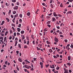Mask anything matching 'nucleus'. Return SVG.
I'll return each mask as SVG.
<instances>
[{
	"label": "nucleus",
	"mask_w": 73,
	"mask_h": 73,
	"mask_svg": "<svg viewBox=\"0 0 73 73\" xmlns=\"http://www.w3.org/2000/svg\"><path fill=\"white\" fill-rule=\"evenodd\" d=\"M50 7L54 9L56 8V6H55V5L54 4H53L52 5V4H51L50 5Z\"/></svg>",
	"instance_id": "1"
},
{
	"label": "nucleus",
	"mask_w": 73,
	"mask_h": 73,
	"mask_svg": "<svg viewBox=\"0 0 73 73\" xmlns=\"http://www.w3.org/2000/svg\"><path fill=\"white\" fill-rule=\"evenodd\" d=\"M63 69L64 71H65L64 72V73H69L68 72V70L66 69L65 68H64Z\"/></svg>",
	"instance_id": "2"
},
{
	"label": "nucleus",
	"mask_w": 73,
	"mask_h": 73,
	"mask_svg": "<svg viewBox=\"0 0 73 73\" xmlns=\"http://www.w3.org/2000/svg\"><path fill=\"white\" fill-rule=\"evenodd\" d=\"M54 40L55 42H58V39L56 37H55L54 38Z\"/></svg>",
	"instance_id": "3"
},
{
	"label": "nucleus",
	"mask_w": 73,
	"mask_h": 73,
	"mask_svg": "<svg viewBox=\"0 0 73 73\" xmlns=\"http://www.w3.org/2000/svg\"><path fill=\"white\" fill-rule=\"evenodd\" d=\"M24 66L25 68H27V69H29V67H30V66L26 65H25Z\"/></svg>",
	"instance_id": "4"
},
{
	"label": "nucleus",
	"mask_w": 73,
	"mask_h": 73,
	"mask_svg": "<svg viewBox=\"0 0 73 73\" xmlns=\"http://www.w3.org/2000/svg\"><path fill=\"white\" fill-rule=\"evenodd\" d=\"M18 6H16L13 8V9L15 10H17L18 9Z\"/></svg>",
	"instance_id": "5"
},
{
	"label": "nucleus",
	"mask_w": 73,
	"mask_h": 73,
	"mask_svg": "<svg viewBox=\"0 0 73 73\" xmlns=\"http://www.w3.org/2000/svg\"><path fill=\"white\" fill-rule=\"evenodd\" d=\"M56 21V18L54 17H53L52 18V21L54 22V21Z\"/></svg>",
	"instance_id": "6"
},
{
	"label": "nucleus",
	"mask_w": 73,
	"mask_h": 73,
	"mask_svg": "<svg viewBox=\"0 0 73 73\" xmlns=\"http://www.w3.org/2000/svg\"><path fill=\"white\" fill-rule=\"evenodd\" d=\"M53 15L54 16V17H56L57 16H58V15H57V14H56V12H55L53 13Z\"/></svg>",
	"instance_id": "7"
},
{
	"label": "nucleus",
	"mask_w": 73,
	"mask_h": 73,
	"mask_svg": "<svg viewBox=\"0 0 73 73\" xmlns=\"http://www.w3.org/2000/svg\"><path fill=\"white\" fill-rule=\"evenodd\" d=\"M50 67L52 69H54V66L53 65H50Z\"/></svg>",
	"instance_id": "8"
},
{
	"label": "nucleus",
	"mask_w": 73,
	"mask_h": 73,
	"mask_svg": "<svg viewBox=\"0 0 73 73\" xmlns=\"http://www.w3.org/2000/svg\"><path fill=\"white\" fill-rule=\"evenodd\" d=\"M18 61H19V62H23V60H22V59L21 58H18Z\"/></svg>",
	"instance_id": "9"
},
{
	"label": "nucleus",
	"mask_w": 73,
	"mask_h": 73,
	"mask_svg": "<svg viewBox=\"0 0 73 73\" xmlns=\"http://www.w3.org/2000/svg\"><path fill=\"white\" fill-rule=\"evenodd\" d=\"M46 31H48V29L46 28L44 30V33H46L45 32H46Z\"/></svg>",
	"instance_id": "10"
},
{
	"label": "nucleus",
	"mask_w": 73,
	"mask_h": 73,
	"mask_svg": "<svg viewBox=\"0 0 73 73\" xmlns=\"http://www.w3.org/2000/svg\"><path fill=\"white\" fill-rule=\"evenodd\" d=\"M19 17L20 18H22L23 17V14H21L19 15Z\"/></svg>",
	"instance_id": "11"
},
{
	"label": "nucleus",
	"mask_w": 73,
	"mask_h": 73,
	"mask_svg": "<svg viewBox=\"0 0 73 73\" xmlns=\"http://www.w3.org/2000/svg\"><path fill=\"white\" fill-rule=\"evenodd\" d=\"M6 20H7V21L8 23H9V21H10V20H9V19L8 18H6Z\"/></svg>",
	"instance_id": "12"
},
{
	"label": "nucleus",
	"mask_w": 73,
	"mask_h": 73,
	"mask_svg": "<svg viewBox=\"0 0 73 73\" xmlns=\"http://www.w3.org/2000/svg\"><path fill=\"white\" fill-rule=\"evenodd\" d=\"M13 15H15V14L16 13V11H13Z\"/></svg>",
	"instance_id": "13"
},
{
	"label": "nucleus",
	"mask_w": 73,
	"mask_h": 73,
	"mask_svg": "<svg viewBox=\"0 0 73 73\" xmlns=\"http://www.w3.org/2000/svg\"><path fill=\"white\" fill-rule=\"evenodd\" d=\"M18 14L17 13L16 15H15L14 17V18L17 17L18 16Z\"/></svg>",
	"instance_id": "14"
},
{
	"label": "nucleus",
	"mask_w": 73,
	"mask_h": 73,
	"mask_svg": "<svg viewBox=\"0 0 73 73\" xmlns=\"http://www.w3.org/2000/svg\"><path fill=\"white\" fill-rule=\"evenodd\" d=\"M30 14L31 13H30V12H29L27 13V15L28 16H30Z\"/></svg>",
	"instance_id": "15"
},
{
	"label": "nucleus",
	"mask_w": 73,
	"mask_h": 73,
	"mask_svg": "<svg viewBox=\"0 0 73 73\" xmlns=\"http://www.w3.org/2000/svg\"><path fill=\"white\" fill-rule=\"evenodd\" d=\"M46 43L47 44H50V42L48 40L46 41Z\"/></svg>",
	"instance_id": "16"
},
{
	"label": "nucleus",
	"mask_w": 73,
	"mask_h": 73,
	"mask_svg": "<svg viewBox=\"0 0 73 73\" xmlns=\"http://www.w3.org/2000/svg\"><path fill=\"white\" fill-rule=\"evenodd\" d=\"M17 30L19 32H20L21 29L20 28H17Z\"/></svg>",
	"instance_id": "17"
},
{
	"label": "nucleus",
	"mask_w": 73,
	"mask_h": 73,
	"mask_svg": "<svg viewBox=\"0 0 73 73\" xmlns=\"http://www.w3.org/2000/svg\"><path fill=\"white\" fill-rule=\"evenodd\" d=\"M49 52H50V53H52L53 50H52V49L50 48L49 50Z\"/></svg>",
	"instance_id": "18"
},
{
	"label": "nucleus",
	"mask_w": 73,
	"mask_h": 73,
	"mask_svg": "<svg viewBox=\"0 0 73 73\" xmlns=\"http://www.w3.org/2000/svg\"><path fill=\"white\" fill-rule=\"evenodd\" d=\"M4 24V21H3L2 22V23L1 24V25H3Z\"/></svg>",
	"instance_id": "19"
},
{
	"label": "nucleus",
	"mask_w": 73,
	"mask_h": 73,
	"mask_svg": "<svg viewBox=\"0 0 73 73\" xmlns=\"http://www.w3.org/2000/svg\"><path fill=\"white\" fill-rule=\"evenodd\" d=\"M11 13V10H9L8 12V15H9V14H10Z\"/></svg>",
	"instance_id": "20"
},
{
	"label": "nucleus",
	"mask_w": 73,
	"mask_h": 73,
	"mask_svg": "<svg viewBox=\"0 0 73 73\" xmlns=\"http://www.w3.org/2000/svg\"><path fill=\"white\" fill-rule=\"evenodd\" d=\"M21 37L23 39H25V36H24V35L22 36Z\"/></svg>",
	"instance_id": "21"
},
{
	"label": "nucleus",
	"mask_w": 73,
	"mask_h": 73,
	"mask_svg": "<svg viewBox=\"0 0 73 73\" xmlns=\"http://www.w3.org/2000/svg\"><path fill=\"white\" fill-rule=\"evenodd\" d=\"M25 61L26 62H28V64H30V62H29V61H28V60H25Z\"/></svg>",
	"instance_id": "22"
},
{
	"label": "nucleus",
	"mask_w": 73,
	"mask_h": 73,
	"mask_svg": "<svg viewBox=\"0 0 73 73\" xmlns=\"http://www.w3.org/2000/svg\"><path fill=\"white\" fill-rule=\"evenodd\" d=\"M33 45H35L36 43H35V40H33Z\"/></svg>",
	"instance_id": "23"
},
{
	"label": "nucleus",
	"mask_w": 73,
	"mask_h": 73,
	"mask_svg": "<svg viewBox=\"0 0 73 73\" xmlns=\"http://www.w3.org/2000/svg\"><path fill=\"white\" fill-rule=\"evenodd\" d=\"M15 42H17V41H18V39H17V37H16L15 39Z\"/></svg>",
	"instance_id": "24"
},
{
	"label": "nucleus",
	"mask_w": 73,
	"mask_h": 73,
	"mask_svg": "<svg viewBox=\"0 0 73 73\" xmlns=\"http://www.w3.org/2000/svg\"><path fill=\"white\" fill-rule=\"evenodd\" d=\"M27 31H29V27L27 26Z\"/></svg>",
	"instance_id": "25"
},
{
	"label": "nucleus",
	"mask_w": 73,
	"mask_h": 73,
	"mask_svg": "<svg viewBox=\"0 0 73 73\" xmlns=\"http://www.w3.org/2000/svg\"><path fill=\"white\" fill-rule=\"evenodd\" d=\"M8 31H6L5 35V36H7V34H8Z\"/></svg>",
	"instance_id": "26"
},
{
	"label": "nucleus",
	"mask_w": 73,
	"mask_h": 73,
	"mask_svg": "<svg viewBox=\"0 0 73 73\" xmlns=\"http://www.w3.org/2000/svg\"><path fill=\"white\" fill-rule=\"evenodd\" d=\"M9 32H10V34H12V30L10 29L9 30Z\"/></svg>",
	"instance_id": "27"
},
{
	"label": "nucleus",
	"mask_w": 73,
	"mask_h": 73,
	"mask_svg": "<svg viewBox=\"0 0 73 73\" xmlns=\"http://www.w3.org/2000/svg\"><path fill=\"white\" fill-rule=\"evenodd\" d=\"M21 34H23L24 33V31H21Z\"/></svg>",
	"instance_id": "28"
},
{
	"label": "nucleus",
	"mask_w": 73,
	"mask_h": 73,
	"mask_svg": "<svg viewBox=\"0 0 73 73\" xmlns=\"http://www.w3.org/2000/svg\"><path fill=\"white\" fill-rule=\"evenodd\" d=\"M58 16H59V17H62V15L61 14H58Z\"/></svg>",
	"instance_id": "29"
},
{
	"label": "nucleus",
	"mask_w": 73,
	"mask_h": 73,
	"mask_svg": "<svg viewBox=\"0 0 73 73\" xmlns=\"http://www.w3.org/2000/svg\"><path fill=\"white\" fill-rule=\"evenodd\" d=\"M37 49L38 50H41V48H39L38 47H36Z\"/></svg>",
	"instance_id": "30"
},
{
	"label": "nucleus",
	"mask_w": 73,
	"mask_h": 73,
	"mask_svg": "<svg viewBox=\"0 0 73 73\" xmlns=\"http://www.w3.org/2000/svg\"><path fill=\"white\" fill-rule=\"evenodd\" d=\"M6 40H7V37L5 36L4 38V42H5V41H6Z\"/></svg>",
	"instance_id": "31"
},
{
	"label": "nucleus",
	"mask_w": 73,
	"mask_h": 73,
	"mask_svg": "<svg viewBox=\"0 0 73 73\" xmlns=\"http://www.w3.org/2000/svg\"><path fill=\"white\" fill-rule=\"evenodd\" d=\"M68 12L69 14H72V12L71 11H69Z\"/></svg>",
	"instance_id": "32"
},
{
	"label": "nucleus",
	"mask_w": 73,
	"mask_h": 73,
	"mask_svg": "<svg viewBox=\"0 0 73 73\" xmlns=\"http://www.w3.org/2000/svg\"><path fill=\"white\" fill-rule=\"evenodd\" d=\"M15 46H17V42H15Z\"/></svg>",
	"instance_id": "33"
},
{
	"label": "nucleus",
	"mask_w": 73,
	"mask_h": 73,
	"mask_svg": "<svg viewBox=\"0 0 73 73\" xmlns=\"http://www.w3.org/2000/svg\"><path fill=\"white\" fill-rule=\"evenodd\" d=\"M70 56H68V60H69V61L70 60Z\"/></svg>",
	"instance_id": "34"
},
{
	"label": "nucleus",
	"mask_w": 73,
	"mask_h": 73,
	"mask_svg": "<svg viewBox=\"0 0 73 73\" xmlns=\"http://www.w3.org/2000/svg\"><path fill=\"white\" fill-rule=\"evenodd\" d=\"M24 48H25V49H27L28 48L27 47V46L25 45L24 46Z\"/></svg>",
	"instance_id": "35"
},
{
	"label": "nucleus",
	"mask_w": 73,
	"mask_h": 73,
	"mask_svg": "<svg viewBox=\"0 0 73 73\" xmlns=\"http://www.w3.org/2000/svg\"><path fill=\"white\" fill-rule=\"evenodd\" d=\"M17 69L18 71H19V67L18 66H17Z\"/></svg>",
	"instance_id": "36"
},
{
	"label": "nucleus",
	"mask_w": 73,
	"mask_h": 73,
	"mask_svg": "<svg viewBox=\"0 0 73 73\" xmlns=\"http://www.w3.org/2000/svg\"><path fill=\"white\" fill-rule=\"evenodd\" d=\"M12 1L13 2V3H16V0H12Z\"/></svg>",
	"instance_id": "37"
},
{
	"label": "nucleus",
	"mask_w": 73,
	"mask_h": 73,
	"mask_svg": "<svg viewBox=\"0 0 73 73\" xmlns=\"http://www.w3.org/2000/svg\"><path fill=\"white\" fill-rule=\"evenodd\" d=\"M5 5L6 6H7V7H8L9 6V5L7 3H6Z\"/></svg>",
	"instance_id": "38"
},
{
	"label": "nucleus",
	"mask_w": 73,
	"mask_h": 73,
	"mask_svg": "<svg viewBox=\"0 0 73 73\" xmlns=\"http://www.w3.org/2000/svg\"><path fill=\"white\" fill-rule=\"evenodd\" d=\"M67 65H68V66H70V65H71V64L70 62H68L67 63Z\"/></svg>",
	"instance_id": "39"
},
{
	"label": "nucleus",
	"mask_w": 73,
	"mask_h": 73,
	"mask_svg": "<svg viewBox=\"0 0 73 73\" xmlns=\"http://www.w3.org/2000/svg\"><path fill=\"white\" fill-rule=\"evenodd\" d=\"M50 23V21H48L46 23V24H49Z\"/></svg>",
	"instance_id": "40"
},
{
	"label": "nucleus",
	"mask_w": 73,
	"mask_h": 73,
	"mask_svg": "<svg viewBox=\"0 0 73 73\" xmlns=\"http://www.w3.org/2000/svg\"><path fill=\"white\" fill-rule=\"evenodd\" d=\"M42 5H44V6H45L46 5V4L45 3H42Z\"/></svg>",
	"instance_id": "41"
},
{
	"label": "nucleus",
	"mask_w": 73,
	"mask_h": 73,
	"mask_svg": "<svg viewBox=\"0 0 73 73\" xmlns=\"http://www.w3.org/2000/svg\"><path fill=\"white\" fill-rule=\"evenodd\" d=\"M24 70H25V72H27L28 70H27V69L25 68L24 69Z\"/></svg>",
	"instance_id": "42"
},
{
	"label": "nucleus",
	"mask_w": 73,
	"mask_h": 73,
	"mask_svg": "<svg viewBox=\"0 0 73 73\" xmlns=\"http://www.w3.org/2000/svg\"><path fill=\"white\" fill-rule=\"evenodd\" d=\"M21 24H19V25L18 26V27L19 28H21Z\"/></svg>",
	"instance_id": "43"
},
{
	"label": "nucleus",
	"mask_w": 73,
	"mask_h": 73,
	"mask_svg": "<svg viewBox=\"0 0 73 73\" xmlns=\"http://www.w3.org/2000/svg\"><path fill=\"white\" fill-rule=\"evenodd\" d=\"M12 26H13V27H15V25L14 24H11Z\"/></svg>",
	"instance_id": "44"
},
{
	"label": "nucleus",
	"mask_w": 73,
	"mask_h": 73,
	"mask_svg": "<svg viewBox=\"0 0 73 73\" xmlns=\"http://www.w3.org/2000/svg\"><path fill=\"white\" fill-rule=\"evenodd\" d=\"M18 46L19 47V48H21V44H18Z\"/></svg>",
	"instance_id": "45"
},
{
	"label": "nucleus",
	"mask_w": 73,
	"mask_h": 73,
	"mask_svg": "<svg viewBox=\"0 0 73 73\" xmlns=\"http://www.w3.org/2000/svg\"><path fill=\"white\" fill-rule=\"evenodd\" d=\"M19 5L20 3L19 2H18L17 3V5Z\"/></svg>",
	"instance_id": "46"
},
{
	"label": "nucleus",
	"mask_w": 73,
	"mask_h": 73,
	"mask_svg": "<svg viewBox=\"0 0 73 73\" xmlns=\"http://www.w3.org/2000/svg\"><path fill=\"white\" fill-rule=\"evenodd\" d=\"M70 48H73V45L72 44H71V46H70Z\"/></svg>",
	"instance_id": "47"
},
{
	"label": "nucleus",
	"mask_w": 73,
	"mask_h": 73,
	"mask_svg": "<svg viewBox=\"0 0 73 73\" xmlns=\"http://www.w3.org/2000/svg\"><path fill=\"white\" fill-rule=\"evenodd\" d=\"M40 65H43V63L42 62H40Z\"/></svg>",
	"instance_id": "48"
},
{
	"label": "nucleus",
	"mask_w": 73,
	"mask_h": 73,
	"mask_svg": "<svg viewBox=\"0 0 73 73\" xmlns=\"http://www.w3.org/2000/svg\"><path fill=\"white\" fill-rule=\"evenodd\" d=\"M11 17L12 18V19H13V17H14V16L13 15H11Z\"/></svg>",
	"instance_id": "49"
},
{
	"label": "nucleus",
	"mask_w": 73,
	"mask_h": 73,
	"mask_svg": "<svg viewBox=\"0 0 73 73\" xmlns=\"http://www.w3.org/2000/svg\"><path fill=\"white\" fill-rule=\"evenodd\" d=\"M60 6V7H61L62 8L63 7V6L62 5V3H61Z\"/></svg>",
	"instance_id": "50"
},
{
	"label": "nucleus",
	"mask_w": 73,
	"mask_h": 73,
	"mask_svg": "<svg viewBox=\"0 0 73 73\" xmlns=\"http://www.w3.org/2000/svg\"><path fill=\"white\" fill-rule=\"evenodd\" d=\"M60 37H62V38H63V37H64V35H60Z\"/></svg>",
	"instance_id": "51"
},
{
	"label": "nucleus",
	"mask_w": 73,
	"mask_h": 73,
	"mask_svg": "<svg viewBox=\"0 0 73 73\" xmlns=\"http://www.w3.org/2000/svg\"><path fill=\"white\" fill-rule=\"evenodd\" d=\"M0 39H2V40H3V37L2 36H0Z\"/></svg>",
	"instance_id": "52"
},
{
	"label": "nucleus",
	"mask_w": 73,
	"mask_h": 73,
	"mask_svg": "<svg viewBox=\"0 0 73 73\" xmlns=\"http://www.w3.org/2000/svg\"><path fill=\"white\" fill-rule=\"evenodd\" d=\"M24 44H26L27 43V41H26L25 39L24 40Z\"/></svg>",
	"instance_id": "53"
},
{
	"label": "nucleus",
	"mask_w": 73,
	"mask_h": 73,
	"mask_svg": "<svg viewBox=\"0 0 73 73\" xmlns=\"http://www.w3.org/2000/svg\"><path fill=\"white\" fill-rule=\"evenodd\" d=\"M73 1V0H68V1H69V2H70L71 3H72Z\"/></svg>",
	"instance_id": "54"
},
{
	"label": "nucleus",
	"mask_w": 73,
	"mask_h": 73,
	"mask_svg": "<svg viewBox=\"0 0 73 73\" xmlns=\"http://www.w3.org/2000/svg\"><path fill=\"white\" fill-rule=\"evenodd\" d=\"M53 0H50V3L51 4V3H53Z\"/></svg>",
	"instance_id": "55"
},
{
	"label": "nucleus",
	"mask_w": 73,
	"mask_h": 73,
	"mask_svg": "<svg viewBox=\"0 0 73 73\" xmlns=\"http://www.w3.org/2000/svg\"><path fill=\"white\" fill-rule=\"evenodd\" d=\"M53 34H54V35H57V34L55 32H54L53 33Z\"/></svg>",
	"instance_id": "56"
},
{
	"label": "nucleus",
	"mask_w": 73,
	"mask_h": 73,
	"mask_svg": "<svg viewBox=\"0 0 73 73\" xmlns=\"http://www.w3.org/2000/svg\"><path fill=\"white\" fill-rule=\"evenodd\" d=\"M29 41H27V45H29Z\"/></svg>",
	"instance_id": "57"
},
{
	"label": "nucleus",
	"mask_w": 73,
	"mask_h": 73,
	"mask_svg": "<svg viewBox=\"0 0 73 73\" xmlns=\"http://www.w3.org/2000/svg\"><path fill=\"white\" fill-rule=\"evenodd\" d=\"M17 35L18 36H19V35H20V33H17Z\"/></svg>",
	"instance_id": "58"
},
{
	"label": "nucleus",
	"mask_w": 73,
	"mask_h": 73,
	"mask_svg": "<svg viewBox=\"0 0 73 73\" xmlns=\"http://www.w3.org/2000/svg\"><path fill=\"white\" fill-rule=\"evenodd\" d=\"M65 42H68V40L67 39H65L64 40Z\"/></svg>",
	"instance_id": "59"
},
{
	"label": "nucleus",
	"mask_w": 73,
	"mask_h": 73,
	"mask_svg": "<svg viewBox=\"0 0 73 73\" xmlns=\"http://www.w3.org/2000/svg\"><path fill=\"white\" fill-rule=\"evenodd\" d=\"M59 35H62V33L61 32H60L59 33Z\"/></svg>",
	"instance_id": "60"
},
{
	"label": "nucleus",
	"mask_w": 73,
	"mask_h": 73,
	"mask_svg": "<svg viewBox=\"0 0 73 73\" xmlns=\"http://www.w3.org/2000/svg\"><path fill=\"white\" fill-rule=\"evenodd\" d=\"M12 36H10L9 38V40H11V39H12Z\"/></svg>",
	"instance_id": "61"
},
{
	"label": "nucleus",
	"mask_w": 73,
	"mask_h": 73,
	"mask_svg": "<svg viewBox=\"0 0 73 73\" xmlns=\"http://www.w3.org/2000/svg\"><path fill=\"white\" fill-rule=\"evenodd\" d=\"M13 72L14 73H17V70L15 71V70H14Z\"/></svg>",
	"instance_id": "62"
},
{
	"label": "nucleus",
	"mask_w": 73,
	"mask_h": 73,
	"mask_svg": "<svg viewBox=\"0 0 73 73\" xmlns=\"http://www.w3.org/2000/svg\"><path fill=\"white\" fill-rule=\"evenodd\" d=\"M19 21L20 23H21V22H22V19H20Z\"/></svg>",
	"instance_id": "63"
},
{
	"label": "nucleus",
	"mask_w": 73,
	"mask_h": 73,
	"mask_svg": "<svg viewBox=\"0 0 73 73\" xmlns=\"http://www.w3.org/2000/svg\"><path fill=\"white\" fill-rule=\"evenodd\" d=\"M69 73H72V70H68Z\"/></svg>",
	"instance_id": "64"
}]
</instances>
